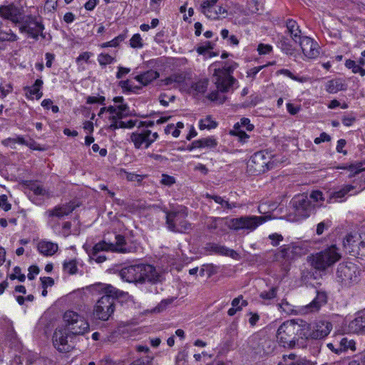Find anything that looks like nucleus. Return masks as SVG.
I'll list each match as a JSON object with an SVG mask.
<instances>
[{
	"label": "nucleus",
	"instance_id": "obj_7",
	"mask_svg": "<svg viewBox=\"0 0 365 365\" xmlns=\"http://www.w3.org/2000/svg\"><path fill=\"white\" fill-rule=\"evenodd\" d=\"M166 225L169 230L175 232H185L191 229V224L186 220L187 208L181 207L178 210L167 211Z\"/></svg>",
	"mask_w": 365,
	"mask_h": 365
},
{
	"label": "nucleus",
	"instance_id": "obj_60",
	"mask_svg": "<svg viewBox=\"0 0 365 365\" xmlns=\"http://www.w3.org/2000/svg\"><path fill=\"white\" fill-rule=\"evenodd\" d=\"M247 305V302L246 300H242V296H239L238 297L235 298L232 301V307H246Z\"/></svg>",
	"mask_w": 365,
	"mask_h": 365
},
{
	"label": "nucleus",
	"instance_id": "obj_49",
	"mask_svg": "<svg viewBox=\"0 0 365 365\" xmlns=\"http://www.w3.org/2000/svg\"><path fill=\"white\" fill-rule=\"evenodd\" d=\"M0 40H2L3 41H15L17 40V36L11 31V30H9L8 32L1 30Z\"/></svg>",
	"mask_w": 365,
	"mask_h": 365
},
{
	"label": "nucleus",
	"instance_id": "obj_17",
	"mask_svg": "<svg viewBox=\"0 0 365 365\" xmlns=\"http://www.w3.org/2000/svg\"><path fill=\"white\" fill-rule=\"evenodd\" d=\"M72 334L67 329H56L53 335V346L60 352H69L73 349V346L68 342V338H72Z\"/></svg>",
	"mask_w": 365,
	"mask_h": 365
},
{
	"label": "nucleus",
	"instance_id": "obj_23",
	"mask_svg": "<svg viewBox=\"0 0 365 365\" xmlns=\"http://www.w3.org/2000/svg\"><path fill=\"white\" fill-rule=\"evenodd\" d=\"M348 329L352 333H361L365 331V313H359L354 319L351 321Z\"/></svg>",
	"mask_w": 365,
	"mask_h": 365
},
{
	"label": "nucleus",
	"instance_id": "obj_31",
	"mask_svg": "<svg viewBox=\"0 0 365 365\" xmlns=\"http://www.w3.org/2000/svg\"><path fill=\"white\" fill-rule=\"evenodd\" d=\"M43 81L41 79H36L32 86L26 88L28 90L26 95H29L31 98L35 96L36 99H40L43 96V93L41 91Z\"/></svg>",
	"mask_w": 365,
	"mask_h": 365
},
{
	"label": "nucleus",
	"instance_id": "obj_63",
	"mask_svg": "<svg viewBox=\"0 0 365 365\" xmlns=\"http://www.w3.org/2000/svg\"><path fill=\"white\" fill-rule=\"evenodd\" d=\"M284 365H312V364L302 358H299L297 361H287Z\"/></svg>",
	"mask_w": 365,
	"mask_h": 365
},
{
	"label": "nucleus",
	"instance_id": "obj_45",
	"mask_svg": "<svg viewBox=\"0 0 365 365\" xmlns=\"http://www.w3.org/2000/svg\"><path fill=\"white\" fill-rule=\"evenodd\" d=\"M63 271L70 274H74L77 272V263L75 259H70L65 261L63 264Z\"/></svg>",
	"mask_w": 365,
	"mask_h": 365
},
{
	"label": "nucleus",
	"instance_id": "obj_46",
	"mask_svg": "<svg viewBox=\"0 0 365 365\" xmlns=\"http://www.w3.org/2000/svg\"><path fill=\"white\" fill-rule=\"evenodd\" d=\"M138 120H130L128 122L120 121L119 124H110L109 128L115 130L118 128H132L136 125Z\"/></svg>",
	"mask_w": 365,
	"mask_h": 365
},
{
	"label": "nucleus",
	"instance_id": "obj_44",
	"mask_svg": "<svg viewBox=\"0 0 365 365\" xmlns=\"http://www.w3.org/2000/svg\"><path fill=\"white\" fill-rule=\"evenodd\" d=\"M217 125V123L213 120L210 116H207L205 119H202L199 123V128L200 130L204 129H212L215 128Z\"/></svg>",
	"mask_w": 365,
	"mask_h": 365
},
{
	"label": "nucleus",
	"instance_id": "obj_10",
	"mask_svg": "<svg viewBox=\"0 0 365 365\" xmlns=\"http://www.w3.org/2000/svg\"><path fill=\"white\" fill-rule=\"evenodd\" d=\"M66 329L72 335H83L89 331V324L83 317L73 311H66L63 314Z\"/></svg>",
	"mask_w": 365,
	"mask_h": 365
},
{
	"label": "nucleus",
	"instance_id": "obj_58",
	"mask_svg": "<svg viewBox=\"0 0 365 365\" xmlns=\"http://www.w3.org/2000/svg\"><path fill=\"white\" fill-rule=\"evenodd\" d=\"M331 226V222L329 220L323 221L317 225L316 232L318 235H321L324 231L328 229Z\"/></svg>",
	"mask_w": 365,
	"mask_h": 365
},
{
	"label": "nucleus",
	"instance_id": "obj_53",
	"mask_svg": "<svg viewBox=\"0 0 365 365\" xmlns=\"http://www.w3.org/2000/svg\"><path fill=\"white\" fill-rule=\"evenodd\" d=\"M130 45L133 48H141L143 46L142 38L139 34H134L130 40Z\"/></svg>",
	"mask_w": 365,
	"mask_h": 365
},
{
	"label": "nucleus",
	"instance_id": "obj_11",
	"mask_svg": "<svg viewBox=\"0 0 365 365\" xmlns=\"http://www.w3.org/2000/svg\"><path fill=\"white\" fill-rule=\"evenodd\" d=\"M110 250L120 253H129L133 252L131 246H127L125 237L121 235H115V243H107L105 241L96 244L89 252V256H96L102 251Z\"/></svg>",
	"mask_w": 365,
	"mask_h": 365
},
{
	"label": "nucleus",
	"instance_id": "obj_56",
	"mask_svg": "<svg viewBox=\"0 0 365 365\" xmlns=\"http://www.w3.org/2000/svg\"><path fill=\"white\" fill-rule=\"evenodd\" d=\"M106 98L104 96H88L86 103L88 104L99 103L105 105Z\"/></svg>",
	"mask_w": 365,
	"mask_h": 365
},
{
	"label": "nucleus",
	"instance_id": "obj_36",
	"mask_svg": "<svg viewBox=\"0 0 365 365\" xmlns=\"http://www.w3.org/2000/svg\"><path fill=\"white\" fill-rule=\"evenodd\" d=\"M115 110L123 114V115L128 116L130 115L128 106L124 103L116 106H110L108 107V113H115Z\"/></svg>",
	"mask_w": 365,
	"mask_h": 365
},
{
	"label": "nucleus",
	"instance_id": "obj_16",
	"mask_svg": "<svg viewBox=\"0 0 365 365\" xmlns=\"http://www.w3.org/2000/svg\"><path fill=\"white\" fill-rule=\"evenodd\" d=\"M270 159L263 151L255 153L248 161V168L258 175L269 168Z\"/></svg>",
	"mask_w": 365,
	"mask_h": 365
},
{
	"label": "nucleus",
	"instance_id": "obj_30",
	"mask_svg": "<svg viewBox=\"0 0 365 365\" xmlns=\"http://www.w3.org/2000/svg\"><path fill=\"white\" fill-rule=\"evenodd\" d=\"M287 28L291 37L295 42H297L298 40L302 38L300 35L301 30L299 29V26L295 21L288 19L287 21Z\"/></svg>",
	"mask_w": 365,
	"mask_h": 365
},
{
	"label": "nucleus",
	"instance_id": "obj_8",
	"mask_svg": "<svg viewBox=\"0 0 365 365\" xmlns=\"http://www.w3.org/2000/svg\"><path fill=\"white\" fill-rule=\"evenodd\" d=\"M292 211L288 215L289 220L299 221L308 217L314 210L312 202L307 195L295 196L291 201Z\"/></svg>",
	"mask_w": 365,
	"mask_h": 365
},
{
	"label": "nucleus",
	"instance_id": "obj_5",
	"mask_svg": "<svg viewBox=\"0 0 365 365\" xmlns=\"http://www.w3.org/2000/svg\"><path fill=\"white\" fill-rule=\"evenodd\" d=\"M302 329V322L298 323L294 320H287L278 328L277 339L282 346L292 348L301 339Z\"/></svg>",
	"mask_w": 365,
	"mask_h": 365
},
{
	"label": "nucleus",
	"instance_id": "obj_37",
	"mask_svg": "<svg viewBox=\"0 0 365 365\" xmlns=\"http://www.w3.org/2000/svg\"><path fill=\"white\" fill-rule=\"evenodd\" d=\"M232 221V219L217 217V230L222 232H225L227 228L234 230V226H232L234 222Z\"/></svg>",
	"mask_w": 365,
	"mask_h": 365
},
{
	"label": "nucleus",
	"instance_id": "obj_39",
	"mask_svg": "<svg viewBox=\"0 0 365 365\" xmlns=\"http://www.w3.org/2000/svg\"><path fill=\"white\" fill-rule=\"evenodd\" d=\"M212 48V43L210 41H206L203 45L197 48V52L200 55L208 54L209 57L215 56L217 53L210 51Z\"/></svg>",
	"mask_w": 365,
	"mask_h": 365
},
{
	"label": "nucleus",
	"instance_id": "obj_20",
	"mask_svg": "<svg viewBox=\"0 0 365 365\" xmlns=\"http://www.w3.org/2000/svg\"><path fill=\"white\" fill-rule=\"evenodd\" d=\"M327 299L325 292H317L316 297L309 304L301 307L300 312L302 314L317 312L327 303Z\"/></svg>",
	"mask_w": 365,
	"mask_h": 365
},
{
	"label": "nucleus",
	"instance_id": "obj_28",
	"mask_svg": "<svg viewBox=\"0 0 365 365\" xmlns=\"http://www.w3.org/2000/svg\"><path fill=\"white\" fill-rule=\"evenodd\" d=\"M217 145L216 139L211 136L193 141L191 148H212L216 147Z\"/></svg>",
	"mask_w": 365,
	"mask_h": 365
},
{
	"label": "nucleus",
	"instance_id": "obj_40",
	"mask_svg": "<svg viewBox=\"0 0 365 365\" xmlns=\"http://www.w3.org/2000/svg\"><path fill=\"white\" fill-rule=\"evenodd\" d=\"M230 134L237 136L240 140L243 142L249 138V135L240 128L239 123L235 124L233 129L230 131Z\"/></svg>",
	"mask_w": 365,
	"mask_h": 365
},
{
	"label": "nucleus",
	"instance_id": "obj_47",
	"mask_svg": "<svg viewBox=\"0 0 365 365\" xmlns=\"http://www.w3.org/2000/svg\"><path fill=\"white\" fill-rule=\"evenodd\" d=\"M340 351H346L349 349L351 350H355V342L352 339H348L346 337H344L341 339L340 342Z\"/></svg>",
	"mask_w": 365,
	"mask_h": 365
},
{
	"label": "nucleus",
	"instance_id": "obj_41",
	"mask_svg": "<svg viewBox=\"0 0 365 365\" xmlns=\"http://www.w3.org/2000/svg\"><path fill=\"white\" fill-rule=\"evenodd\" d=\"M126 38V34H119L118 36L114 38L113 40L103 43L100 45L101 48H107V47H117L119 43L123 41Z\"/></svg>",
	"mask_w": 365,
	"mask_h": 365
},
{
	"label": "nucleus",
	"instance_id": "obj_27",
	"mask_svg": "<svg viewBox=\"0 0 365 365\" xmlns=\"http://www.w3.org/2000/svg\"><path fill=\"white\" fill-rule=\"evenodd\" d=\"M38 250L46 256L54 255L58 250V245L48 241H41L38 244Z\"/></svg>",
	"mask_w": 365,
	"mask_h": 365
},
{
	"label": "nucleus",
	"instance_id": "obj_24",
	"mask_svg": "<svg viewBox=\"0 0 365 365\" xmlns=\"http://www.w3.org/2000/svg\"><path fill=\"white\" fill-rule=\"evenodd\" d=\"M347 86L341 78H335L328 81L325 84V89L329 93H336L341 91L346 90Z\"/></svg>",
	"mask_w": 365,
	"mask_h": 365
},
{
	"label": "nucleus",
	"instance_id": "obj_55",
	"mask_svg": "<svg viewBox=\"0 0 365 365\" xmlns=\"http://www.w3.org/2000/svg\"><path fill=\"white\" fill-rule=\"evenodd\" d=\"M110 114V116L109 117V120L111 121L110 124H119L120 123V120L126 115H123L120 113H118L117 110H115V113H109Z\"/></svg>",
	"mask_w": 365,
	"mask_h": 365
},
{
	"label": "nucleus",
	"instance_id": "obj_42",
	"mask_svg": "<svg viewBox=\"0 0 365 365\" xmlns=\"http://www.w3.org/2000/svg\"><path fill=\"white\" fill-rule=\"evenodd\" d=\"M345 66L347 68L351 69L352 72L354 73H360L361 76H365V69L358 65L356 61L352 60H346L345 63Z\"/></svg>",
	"mask_w": 365,
	"mask_h": 365
},
{
	"label": "nucleus",
	"instance_id": "obj_22",
	"mask_svg": "<svg viewBox=\"0 0 365 365\" xmlns=\"http://www.w3.org/2000/svg\"><path fill=\"white\" fill-rule=\"evenodd\" d=\"M359 237L356 235L349 234L343 241L344 249L352 256L356 257L359 255Z\"/></svg>",
	"mask_w": 365,
	"mask_h": 365
},
{
	"label": "nucleus",
	"instance_id": "obj_9",
	"mask_svg": "<svg viewBox=\"0 0 365 365\" xmlns=\"http://www.w3.org/2000/svg\"><path fill=\"white\" fill-rule=\"evenodd\" d=\"M229 8L228 0H203L200 5L201 12L213 20L225 18Z\"/></svg>",
	"mask_w": 365,
	"mask_h": 365
},
{
	"label": "nucleus",
	"instance_id": "obj_29",
	"mask_svg": "<svg viewBox=\"0 0 365 365\" xmlns=\"http://www.w3.org/2000/svg\"><path fill=\"white\" fill-rule=\"evenodd\" d=\"M75 207L71 204H66L62 206H56L49 211L50 216H55L57 217H62L71 213Z\"/></svg>",
	"mask_w": 365,
	"mask_h": 365
},
{
	"label": "nucleus",
	"instance_id": "obj_64",
	"mask_svg": "<svg viewBox=\"0 0 365 365\" xmlns=\"http://www.w3.org/2000/svg\"><path fill=\"white\" fill-rule=\"evenodd\" d=\"M349 365H365V352L361 354L357 359L351 361Z\"/></svg>",
	"mask_w": 365,
	"mask_h": 365
},
{
	"label": "nucleus",
	"instance_id": "obj_19",
	"mask_svg": "<svg viewBox=\"0 0 365 365\" xmlns=\"http://www.w3.org/2000/svg\"><path fill=\"white\" fill-rule=\"evenodd\" d=\"M302 51L309 59H314L320 54V48L318 43L312 38L307 36H302L299 40Z\"/></svg>",
	"mask_w": 365,
	"mask_h": 365
},
{
	"label": "nucleus",
	"instance_id": "obj_12",
	"mask_svg": "<svg viewBox=\"0 0 365 365\" xmlns=\"http://www.w3.org/2000/svg\"><path fill=\"white\" fill-rule=\"evenodd\" d=\"M336 279L345 286L356 283L359 279V271L353 263H341L336 269Z\"/></svg>",
	"mask_w": 365,
	"mask_h": 365
},
{
	"label": "nucleus",
	"instance_id": "obj_51",
	"mask_svg": "<svg viewBox=\"0 0 365 365\" xmlns=\"http://www.w3.org/2000/svg\"><path fill=\"white\" fill-rule=\"evenodd\" d=\"M207 86H208V80L204 79V80H201V81H199L198 82H197L195 84V86H193V88L197 92L200 93H204L206 91Z\"/></svg>",
	"mask_w": 365,
	"mask_h": 365
},
{
	"label": "nucleus",
	"instance_id": "obj_54",
	"mask_svg": "<svg viewBox=\"0 0 365 365\" xmlns=\"http://www.w3.org/2000/svg\"><path fill=\"white\" fill-rule=\"evenodd\" d=\"M259 55H266L272 51V46L269 44L259 43L257 46Z\"/></svg>",
	"mask_w": 365,
	"mask_h": 365
},
{
	"label": "nucleus",
	"instance_id": "obj_59",
	"mask_svg": "<svg viewBox=\"0 0 365 365\" xmlns=\"http://www.w3.org/2000/svg\"><path fill=\"white\" fill-rule=\"evenodd\" d=\"M165 133L167 134L171 133L172 135L175 138H178L180 133L179 129L176 128L174 124H170L167 125L165 128Z\"/></svg>",
	"mask_w": 365,
	"mask_h": 365
},
{
	"label": "nucleus",
	"instance_id": "obj_18",
	"mask_svg": "<svg viewBox=\"0 0 365 365\" xmlns=\"http://www.w3.org/2000/svg\"><path fill=\"white\" fill-rule=\"evenodd\" d=\"M23 8L18 7L11 3L8 5L0 6V16L4 19L11 21L16 24L23 20L24 17Z\"/></svg>",
	"mask_w": 365,
	"mask_h": 365
},
{
	"label": "nucleus",
	"instance_id": "obj_34",
	"mask_svg": "<svg viewBox=\"0 0 365 365\" xmlns=\"http://www.w3.org/2000/svg\"><path fill=\"white\" fill-rule=\"evenodd\" d=\"M28 187L31 191L34 192L36 195L43 196V197H49V192L46 190L42 185L38 184V182H30L28 185Z\"/></svg>",
	"mask_w": 365,
	"mask_h": 365
},
{
	"label": "nucleus",
	"instance_id": "obj_1",
	"mask_svg": "<svg viewBox=\"0 0 365 365\" xmlns=\"http://www.w3.org/2000/svg\"><path fill=\"white\" fill-rule=\"evenodd\" d=\"M237 66L238 64L232 60L216 61L210 66L209 71L212 72V81L217 90L208 94L209 100L218 104H222L227 101L225 93L238 84L237 80L233 76V72Z\"/></svg>",
	"mask_w": 365,
	"mask_h": 365
},
{
	"label": "nucleus",
	"instance_id": "obj_32",
	"mask_svg": "<svg viewBox=\"0 0 365 365\" xmlns=\"http://www.w3.org/2000/svg\"><path fill=\"white\" fill-rule=\"evenodd\" d=\"M291 247L295 258L304 255L309 251L308 245L303 242L292 243Z\"/></svg>",
	"mask_w": 365,
	"mask_h": 365
},
{
	"label": "nucleus",
	"instance_id": "obj_52",
	"mask_svg": "<svg viewBox=\"0 0 365 365\" xmlns=\"http://www.w3.org/2000/svg\"><path fill=\"white\" fill-rule=\"evenodd\" d=\"M277 287H272L268 291H263L260 293L259 297L263 299H272L277 296Z\"/></svg>",
	"mask_w": 365,
	"mask_h": 365
},
{
	"label": "nucleus",
	"instance_id": "obj_48",
	"mask_svg": "<svg viewBox=\"0 0 365 365\" xmlns=\"http://www.w3.org/2000/svg\"><path fill=\"white\" fill-rule=\"evenodd\" d=\"M115 58L108 53H101L98 56V61L102 66L112 63Z\"/></svg>",
	"mask_w": 365,
	"mask_h": 365
},
{
	"label": "nucleus",
	"instance_id": "obj_62",
	"mask_svg": "<svg viewBox=\"0 0 365 365\" xmlns=\"http://www.w3.org/2000/svg\"><path fill=\"white\" fill-rule=\"evenodd\" d=\"M279 307L287 314H289L293 311L291 304L286 299H283L282 302L279 304Z\"/></svg>",
	"mask_w": 365,
	"mask_h": 365
},
{
	"label": "nucleus",
	"instance_id": "obj_50",
	"mask_svg": "<svg viewBox=\"0 0 365 365\" xmlns=\"http://www.w3.org/2000/svg\"><path fill=\"white\" fill-rule=\"evenodd\" d=\"M119 86L123 91L127 92H135V90L140 89V87L138 86H132L129 80L120 81Z\"/></svg>",
	"mask_w": 365,
	"mask_h": 365
},
{
	"label": "nucleus",
	"instance_id": "obj_21",
	"mask_svg": "<svg viewBox=\"0 0 365 365\" xmlns=\"http://www.w3.org/2000/svg\"><path fill=\"white\" fill-rule=\"evenodd\" d=\"M205 250L210 253L228 256L235 259H237L239 256L238 253L234 250L229 249L224 245H220L216 243L207 244L205 246Z\"/></svg>",
	"mask_w": 365,
	"mask_h": 365
},
{
	"label": "nucleus",
	"instance_id": "obj_35",
	"mask_svg": "<svg viewBox=\"0 0 365 365\" xmlns=\"http://www.w3.org/2000/svg\"><path fill=\"white\" fill-rule=\"evenodd\" d=\"M308 197L312 202L314 209L321 207L324 201V197H323L322 192L319 190H314L312 192Z\"/></svg>",
	"mask_w": 365,
	"mask_h": 365
},
{
	"label": "nucleus",
	"instance_id": "obj_43",
	"mask_svg": "<svg viewBox=\"0 0 365 365\" xmlns=\"http://www.w3.org/2000/svg\"><path fill=\"white\" fill-rule=\"evenodd\" d=\"M207 197L212 198L216 203L220 205L222 207L227 208L228 210H231L233 207H236L235 203H230L228 201L225 200L222 197L218 195H207Z\"/></svg>",
	"mask_w": 365,
	"mask_h": 365
},
{
	"label": "nucleus",
	"instance_id": "obj_2",
	"mask_svg": "<svg viewBox=\"0 0 365 365\" xmlns=\"http://www.w3.org/2000/svg\"><path fill=\"white\" fill-rule=\"evenodd\" d=\"M122 279L130 283H143L145 281L156 283L161 276L155 267L148 264H138L123 267L119 273Z\"/></svg>",
	"mask_w": 365,
	"mask_h": 365
},
{
	"label": "nucleus",
	"instance_id": "obj_3",
	"mask_svg": "<svg viewBox=\"0 0 365 365\" xmlns=\"http://www.w3.org/2000/svg\"><path fill=\"white\" fill-rule=\"evenodd\" d=\"M103 295L97 301L93 314L96 318L102 321H107L115 311V300L118 298L122 292L110 284L103 288Z\"/></svg>",
	"mask_w": 365,
	"mask_h": 365
},
{
	"label": "nucleus",
	"instance_id": "obj_61",
	"mask_svg": "<svg viewBox=\"0 0 365 365\" xmlns=\"http://www.w3.org/2000/svg\"><path fill=\"white\" fill-rule=\"evenodd\" d=\"M362 163H359L356 164H351L349 165V170L354 173V175H357L360 173L361 171L365 170V168H361Z\"/></svg>",
	"mask_w": 365,
	"mask_h": 365
},
{
	"label": "nucleus",
	"instance_id": "obj_57",
	"mask_svg": "<svg viewBox=\"0 0 365 365\" xmlns=\"http://www.w3.org/2000/svg\"><path fill=\"white\" fill-rule=\"evenodd\" d=\"M160 183L166 186H171L175 183V179L173 176L163 174L161 176Z\"/></svg>",
	"mask_w": 365,
	"mask_h": 365
},
{
	"label": "nucleus",
	"instance_id": "obj_6",
	"mask_svg": "<svg viewBox=\"0 0 365 365\" xmlns=\"http://www.w3.org/2000/svg\"><path fill=\"white\" fill-rule=\"evenodd\" d=\"M301 339L321 340L326 338L332 329V324L327 320H317L312 323L302 322Z\"/></svg>",
	"mask_w": 365,
	"mask_h": 365
},
{
	"label": "nucleus",
	"instance_id": "obj_15",
	"mask_svg": "<svg viewBox=\"0 0 365 365\" xmlns=\"http://www.w3.org/2000/svg\"><path fill=\"white\" fill-rule=\"evenodd\" d=\"M266 220L262 216H242L238 218H232V226L235 230H247L249 232L253 231L259 225Z\"/></svg>",
	"mask_w": 365,
	"mask_h": 365
},
{
	"label": "nucleus",
	"instance_id": "obj_38",
	"mask_svg": "<svg viewBox=\"0 0 365 365\" xmlns=\"http://www.w3.org/2000/svg\"><path fill=\"white\" fill-rule=\"evenodd\" d=\"M278 46L280 49L287 55H292L294 49L292 45L289 43L288 38L284 36H282L278 41Z\"/></svg>",
	"mask_w": 365,
	"mask_h": 365
},
{
	"label": "nucleus",
	"instance_id": "obj_4",
	"mask_svg": "<svg viewBox=\"0 0 365 365\" xmlns=\"http://www.w3.org/2000/svg\"><path fill=\"white\" fill-rule=\"evenodd\" d=\"M341 254L336 245H331L308 257L311 266L317 270L325 271L340 260Z\"/></svg>",
	"mask_w": 365,
	"mask_h": 365
},
{
	"label": "nucleus",
	"instance_id": "obj_14",
	"mask_svg": "<svg viewBox=\"0 0 365 365\" xmlns=\"http://www.w3.org/2000/svg\"><path fill=\"white\" fill-rule=\"evenodd\" d=\"M22 24L19 27L21 33H26L29 36L37 40L38 36L44 37L43 31L44 29L43 24L38 21L37 18L32 16H28L25 19H23Z\"/></svg>",
	"mask_w": 365,
	"mask_h": 365
},
{
	"label": "nucleus",
	"instance_id": "obj_26",
	"mask_svg": "<svg viewBox=\"0 0 365 365\" xmlns=\"http://www.w3.org/2000/svg\"><path fill=\"white\" fill-rule=\"evenodd\" d=\"M160 74L158 71L154 70H149L143 73L137 75L135 77V79L141 83L143 86H145L151 83L153 80L159 78Z\"/></svg>",
	"mask_w": 365,
	"mask_h": 365
},
{
	"label": "nucleus",
	"instance_id": "obj_13",
	"mask_svg": "<svg viewBox=\"0 0 365 365\" xmlns=\"http://www.w3.org/2000/svg\"><path fill=\"white\" fill-rule=\"evenodd\" d=\"M158 138V133H152L146 128H138L131 133L130 139L137 149L148 148Z\"/></svg>",
	"mask_w": 365,
	"mask_h": 365
},
{
	"label": "nucleus",
	"instance_id": "obj_33",
	"mask_svg": "<svg viewBox=\"0 0 365 365\" xmlns=\"http://www.w3.org/2000/svg\"><path fill=\"white\" fill-rule=\"evenodd\" d=\"M353 189L352 185H345L340 190L333 192L330 195V200L334 199L335 201L342 202L345 195Z\"/></svg>",
	"mask_w": 365,
	"mask_h": 365
},
{
	"label": "nucleus",
	"instance_id": "obj_25",
	"mask_svg": "<svg viewBox=\"0 0 365 365\" xmlns=\"http://www.w3.org/2000/svg\"><path fill=\"white\" fill-rule=\"evenodd\" d=\"M295 258L294 252L290 245H284L279 249L274 255V259L277 261L285 260L290 261Z\"/></svg>",
	"mask_w": 365,
	"mask_h": 365
}]
</instances>
